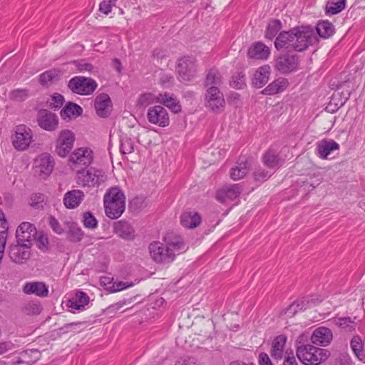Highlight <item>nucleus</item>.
<instances>
[{"label":"nucleus","mask_w":365,"mask_h":365,"mask_svg":"<svg viewBox=\"0 0 365 365\" xmlns=\"http://www.w3.org/2000/svg\"><path fill=\"white\" fill-rule=\"evenodd\" d=\"M254 177L256 181L263 182L270 177V174L263 169H259L254 173Z\"/></svg>","instance_id":"864d4df0"},{"label":"nucleus","mask_w":365,"mask_h":365,"mask_svg":"<svg viewBox=\"0 0 365 365\" xmlns=\"http://www.w3.org/2000/svg\"><path fill=\"white\" fill-rule=\"evenodd\" d=\"M37 231L35 226L28 222H22L17 228L16 235L19 243H30L36 237Z\"/></svg>","instance_id":"dca6fc26"},{"label":"nucleus","mask_w":365,"mask_h":365,"mask_svg":"<svg viewBox=\"0 0 365 365\" xmlns=\"http://www.w3.org/2000/svg\"><path fill=\"white\" fill-rule=\"evenodd\" d=\"M107 180L105 173L95 168L87 170H78V183L82 187H98Z\"/></svg>","instance_id":"0eeeda50"},{"label":"nucleus","mask_w":365,"mask_h":365,"mask_svg":"<svg viewBox=\"0 0 365 365\" xmlns=\"http://www.w3.org/2000/svg\"><path fill=\"white\" fill-rule=\"evenodd\" d=\"M275 67L282 73H288L296 71L299 67V56L296 54L282 55L276 60Z\"/></svg>","instance_id":"4468645a"},{"label":"nucleus","mask_w":365,"mask_h":365,"mask_svg":"<svg viewBox=\"0 0 365 365\" xmlns=\"http://www.w3.org/2000/svg\"><path fill=\"white\" fill-rule=\"evenodd\" d=\"M85 198L84 192L81 190H72L64 194L63 202L67 209L78 207Z\"/></svg>","instance_id":"412c9836"},{"label":"nucleus","mask_w":365,"mask_h":365,"mask_svg":"<svg viewBox=\"0 0 365 365\" xmlns=\"http://www.w3.org/2000/svg\"><path fill=\"white\" fill-rule=\"evenodd\" d=\"M164 241L165 245L154 241L148 247L151 258L157 263H170L175 259L176 255L187 250L182 237L179 235L168 234L164 237Z\"/></svg>","instance_id":"f03ea898"},{"label":"nucleus","mask_w":365,"mask_h":365,"mask_svg":"<svg viewBox=\"0 0 365 365\" xmlns=\"http://www.w3.org/2000/svg\"><path fill=\"white\" fill-rule=\"evenodd\" d=\"M113 6H115V5L111 4L109 0H103L99 4V11L104 14L108 15L110 13Z\"/></svg>","instance_id":"6e6d98bb"},{"label":"nucleus","mask_w":365,"mask_h":365,"mask_svg":"<svg viewBox=\"0 0 365 365\" xmlns=\"http://www.w3.org/2000/svg\"><path fill=\"white\" fill-rule=\"evenodd\" d=\"M242 188L239 184L225 185L216 192V200L222 203H227L237 198L241 194Z\"/></svg>","instance_id":"2eb2a0df"},{"label":"nucleus","mask_w":365,"mask_h":365,"mask_svg":"<svg viewBox=\"0 0 365 365\" xmlns=\"http://www.w3.org/2000/svg\"><path fill=\"white\" fill-rule=\"evenodd\" d=\"M147 119L151 124L165 128L170 125V117L167 110L161 106H154L148 108Z\"/></svg>","instance_id":"f8f14e48"},{"label":"nucleus","mask_w":365,"mask_h":365,"mask_svg":"<svg viewBox=\"0 0 365 365\" xmlns=\"http://www.w3.org/2000/svg\"><path fill=\"white\" fill-rule=\"evenodd\" d=\"M38 125L45 130L53 131L58 127V119L55 113L46 110H41L38 114Z\"/></svg>","instance_id":"f3484780"},{"label":"nucleus","mask_w":365,"mask_h":365,"mask_svg":"<svg viewBox=\"0 0 365 365\" xmlns=\"http://www.w3.org/2000/svg\"><path fill=\"white\" fill-rule=\"evenodd\" d=\"M311 336L307 333L301 334L296 339L297 349H299L302 346H308V344Z\"/></svg>","instance_id":"603ef678"},{"label":"nucleus","mask_w":365,"mask_h":365,"mask_svg":"<svg viewBox=\"0 0 365 365\" xmlns=\"http://www.w3.org/2000/svg\"><path fill=\"white\" fill-rule=\"evenodd\" d=\"M83 113L81 107L76 103L69 102L61 111V116L63 119H70L81 115Z\"/></svg>","instance_id":"f704fd0d"},{"label":"nucleus","mask_w":365,"mask_h":365,"mask_svg":"<svg viewBox=\"0 0 365 365\" xmlns=\"http://www.w3.org/2000/svg\"><path fill=\"white\" fill-rule=\"evenodd\" d=\"M89 302L90 298L86 293L78 291L75 296L68 300V307L75 310H83Z\"/></svg>","instance_id":"c85d7f7f"},{"label":"nucleus","mask_w":365,"mask_h":365,"mask_svg":"<svg viewBox=\"0 0 365 365\" xmlns=\"http://www.w3.org/2000/svg\"><path fill=\"white\" fill-rule=\"evenodd\" d=\"M54 161L48 153H42L34 161L35 173L41 179L47 178L53 172Z\"/></svg>","instance_id":"9b49d317"},{"label":"nucleus","mask_w":365,"mask_h":365,"mask_svg":"<svg viewBox=\"0 0 365 365\" xmlns=\"http://www.w3.org/2000/svg\"><path fill=\"white\" fill-rule=\"evenodd\" d=\"M319 36L324 38H327L334 33V26L329 21H322L317 24L316 26Z\"/></svg>","instance_id":"4c0bfd02"},{"label":"nucleus","mask_w":365,"mask_h":365,"mask_svg":"<svg viewBox=\"0 0 365 365\" xmlns=\"http://www.w3.org/2000/svg\"><path fill=\"white\" fill-rule=\"evenodd\" d=\"M176 71L181 81L193 80L197 73V60L193 56H185L178 61Z\"/></svg>","instance_id":"423d86ee"},{"label":"nucleus","mask_w":365,"mask_h":365,"mask_svg":"<svg viewBox=\"0 0 365 365\" xmlns=\"http://www.w3.org/2000/svg\"><path fill=\"white\" fill-rule=\"evenodd\" d=\"M339 145L334 140L323 139L317 144V155L322 159H327L332 151L339 150Z\"/></svg>","instance_id":"4be33fe9"},{"label":"nucleus","mask_w":365,"mask_h":365,"mask_svg":"<svg viewBox=\"0 0 365 365\" xmlns=\"http://www.w3.org/2000/svg\"><path fill=\"white\" fill-rule=\"evenodd\" d=\"M14 349V344L10 341L0 342V355L6 353Z\"/></svg>","instance_id":"680f3d73"},{"label":"nucleus","mask_w":365,"mask_h":365,"mask_svg":"<svg viewBox=\"0 0 365 365\" xmlns=\"http://www.w3.org/2000/svg\"><path fill=\"white\" fill-rule=\"evenodd\" d=\"M221 83L222 76L220 71L215 68L209 69L204 81V86L206 89H210V88H219Z\"/></svg>","instance_id":"7c9ffc66"},{"label":"nucleus","mask_w":365,"mask_h":365,"mask_svg":"<svg viewBox=\"0 0 365 365\" xmlns=\"http://www.w3.org/2000/svg\"><path fill=\"white\" fill-rule=\"evenodd\" d=\"M230 84L235 88H243L246 85L245 74L242 73H238L237 75L232 76Z\"/></svg>","instance_id":"09e8293b"},{"label":"nucleus","mask_w":365,"mask_h":365,"mask_svg":"<svg viewBox=\"0 0 365 365\" xmlns=\"http://www.w3.org/2000/svg\"><path fill=\"white\" fill-rule=\"evenodd\" d=\"M23 310L28 315H36L41 313V307L38 302H29L24 304Z\"/></svg>","instance_id":"c03bdc74"},{"label":"nucleus","mask_w":365,"mask_h":365,"mask_svg":"<svg viewBox=\"0 0 365 365\" xmlns=\"http://www.w3.org/2000/svg\"><path fill=\"white\" fill-rule=\"evenodd\" d=\"M75 134L70 130H62L56 139L55 151L56 154L65 158L72 150L75 142Z\"/></svg>","instance_id":"9d476101"},{"label":"nucleus","mask_w":365,"mask_h":365,"mask_svg":"<svg viewBox=\"0 0 365 365\" xmlns=\"http://www.w3.org/2000/svg\"><path fill=\"white\" fill-rule=\"evenodd\" d=\"M31 130L24 125H19L16 127L15 134L13 138V145L19 150L27 149L32 142Z\"/></svg>","instance_id":"ddd939ff"},{"label":"nucleus","mask_w":365,"mask_h":365,"mask_svg":"<svg viewBox=\"0 0 365 365\" xmlns=\"http://www.w3.org/2000/svg\"><path fill=\"white\" fill-rule=\"evenodd\" d=\"M100 280L105 288L112 292H119L134 285L133 282L129 283L128 282L114 281L113 277L110 278L107 275L101 277Z\"/></svg>","instance_id":"b1692460"},{"label":"nucleus","mask_w":365,"mask_h":365,"mask_svg":"<svg viewBox=\"0 0 365 365\" xmlns=\"http://www.w3.org/2000/svg\"><path fill=\"white\" fill-rule=\"evenodd\" d=\"M282 28V23L278 19L271 21L267 27L265 37L269 40L273 39Z\"/></svg>","instance_id":"a19ab883"},{"label":"nucleus","mask_w":365,"mask_h":365,"mask_svg":"<svg viewBox=\"0 0 365 365\" xmlns=\"http://www.w3.org/2000/svg\"><path fill=\"white\" fill-rule=\"evenodd\" d=\"M230 365H255L254 363L246 364L242 361H235L230 363Z\"/></svg>","instance_id":"774afa93"},{"label":"nucleus","mask_w":365,"mask_h":365,"mask_svg":"<svg viewBox=\"0 0 365 365\" xmlns=\"http://www.w3.org/2000/svg\"><path fill=\"white\" fill-rule=\"evenodd\" d=\"M103 204L106 216L110 219H118L125 211V195L118 187H110L104 195Z\"/></svg>","instance_id":"7ed1b4c3"},{"label":"nucleus","mask_w":365,"mask_h":365,"mask_svg":"<svg viewBox=\"0 0 365 365\" xmlns=\"http://www.w3.org/2000/svg\"><path fill=\"white\" fill-rule=\"evenodd\" d=\"M287 79L279 78L269 83L264 89L262 91L264 95H274L284 91L288 86Z\"/></svg>","instance_id":"c756f323"},{"label":"nucleus","mask_w":365,"mask_h":365,"mask_svg":"<svg viewBox=\"0 0 365 365\" xmlns=\"http://www.w3.org/2000/svg\"><path fill=\"white\" fill-rule=\"evenodd\" d=\"M336 325L339 327L345 329L346 331H351L355 329L356 323L350 317H341L335 321Z\"/></svg>","instance_id":"79ce46f5"},{"label":"nucleus","mask_w":365,"mask_h":365,"mask_svg":"<svg viewBox=\"0 0 365 365\" xmlns=\"http://www.w3.org/2000/svg\"><path fill=\"white\" fill-rule=\"evenodd\" d=\"M240 102V96L237 93H233L230 95V103L238 106Z\"/></svg>","instance_id":"69168bd1"},{"label":"nucleus","mask_w":365,"mask_h":365,"mask_svg":"<svg viewBox=\"0 0 365 365\" xmlns=\"http://www.w3.org/2000/svg\"><path fill=\"white\" fill-rule=\"evenodd\" d=\"M94 107L99 117L108 116L112 110V103L109 96L105 93L98 96L95 99Z\"/></svg>","instance_id":"a211bd4d"},{"label":"nucleus","mask_w":365,"mask_h":365,"mask_svg":"<svg viewBox=\"0 0 365 365\" xmlns=\"http://www.w3.org/2000/svg\"><path fill=\"white\" fill-rule=\"evenodd\" d=\"M120 153L123 155L130 154L134 151V143L132 139L124 136L120 140Z\"/></svg>","instance_id":"37998d69"},{"label":"nucleus","mask_w":365,"mask_h":365,"mask_svg":"<svg viewBox=\"0 0 365 365\" xmlns=\"http://www.w3.org/2000/svg\"><path fill=\"white\" fill-rule=\"evenodd\" d=\"M69 235L72 241L79 242L83 239L84 233L77 224L73 223L70 226Z\"/></svg>","instance_id":"a18cd8bd"},{"label":"nucleus","mask_w":365,"mask_h":365,"mask_svg":"<svg viewBox=\"0 0 365 365\" xmlns=\"http://www.w3.org/2000/svg\"><path fill=\"white\" fill-rule=\"evenodd\" d=\"M332 338L331 331L328 328L321 327L313 331L310 339L315 345L325 346L331 343Z\"/></svg>","instance_id":"aec40b11"},{"label":"nucleus","mask_w":365,"mask_h":365,"mask_svg":"<svg viewBox=\"0 0 365 365\" xmlns=\"http://www.w3.org/2000/svg\"><path fill=\"white\" fill-rule=\"evenodd\" d=\"M249 169L247 160L245 158H242L237 163V165L231 169L230 177L234 180H239L247 175Z\"/></svg>","instance_id":"72a5a7b5"},{"label":"nucleus","mask_w":365,"mask_h":365,"mask_svg":"<svg viewBox=\"0 0 365 365\" xmlns=\"http://www.w3.org/2000/svg\"><path fill=\"white\" fill-rule=\"evenodd\" d=\"M350 346L352 351L360 361L365 359L364 343L359 335L353 336L350 341Z\"/></svg>","instance_id":"e433bc0d"},{"label":"nucleus","mask_w":365,"mask_h":365,"mask_svg":"<svg viewBox=\"0 0 365 365\" xmlns=\"http://www.w3.org/2000/svg\"><path fill=\"white\" fill-rule=\"evenodd\" d=\"M270 75V67L268 65H264L255 71L253 75L252 83L256 88L263 87L269 81Z\"/></svg>","instance_id":"bb28decb"},{"label":"nucleus","mask_w":365,"mask_h":365,"mask_svg":"<svg viewBox=\"0 0 365 365\" xmlns=\"http://www.w3.org/2000/svg\"><path fill=\"white\" fill-rule=\"evenodd\" d=\"M126 304L125 301H120L117 303L112 304L110 308L113 310H118Z\"/></svg>","instance_id":"338daca9"},{"label":"nucleus","mask_w":365,"mask_h":365,"mask_svg":"<svg viewBox=\"0 0 365 365\" xmlns=\"http://www.w3.org/2000/svg\"><path fill=\"white\" fill-rule=\"evenodd\" d=\"M68 86L73 93L80 95H90L97 88L98 83L90 78L76 76L69 81Z\"/></svg>","instance_id":"1a4fd4ad"},{"label":"nucleus","mask_w":365,"mask_h":365,"mask_svg":"<svg viewBox=\"0 0 365 365\" xmlns=\"http://www.w3.org/2000/svg\"><path fill=\"white\" fill-rule=\"evenodd\" d=\"M316 41L317 38L312 28L301 26L279 33L274 41V46L277 50L301 52L307 49Z\"/></svg>","instance_id":"f257e3e1"},{"label":"nucleus","mask_w":365,"mask_h":365,"mask_svg":"<svg viewBox=\"0 0 365 365\" xmlns=\"http://www.w3.org/2000/svg\"><path fill=\"white\" fill-rule=\"evenodd\" d=\"M158 95L152 93H145L139 96L136 101V105L139 108H145L149 105L158 103Z\"/></svg>","instance_id":"ea45409f"},{"label":"nucleus","mask_w":365,"mask_h":365,"mask_svg":"<svg viewBox=\"0 0 365 365\" xmlns=\"http://www.w3.org/2000/svg\"><path fill=\"white\" fill-rule=\"evenodd\" d=\"M61 71L58 69H51L45 71L39 76V83L43 86H50L59 80Z\"/></svg>","instance_id":"c9c22d12"},{"label":"nucleus","mask_w":365,"mask_h":365,"mask_svg":"<svg viewBox=\"0 0 365 365\" xmlns=\"http://www.w3.org/2000/svg\"><path fill=\"white\" fill-rule=\"evenodd\" d=\"M49 225L53 229V230L57 234H61L63 232L64 230L59 224L58 221L54 217H49Z\"/></svg>","instance_id":"4d7b16f0"},{"label":"nucleus","mask_w":365,"mask_h":365,"mask_svg":"<svg viewBox=\"0 0 365 365\" xmlns=\"http://www.w3.org/2000/svg\"><path fill=\"white\" fill-rule=\"evenodd\" d=\"M28 354L26 351L21 354L19 359L14 361L11 365H30L29 361H27Z\"/></svg>","instance_id":"052dcab7"},{"label":"nucleus","mask_w":365,"mask_h":365,"mask_svg":"<svg viewBox=\"0 0 365 365\" xmlns=\"http://www.w3.org/2000/svg\"><path fill=\"white\" fill-rule=\"evenodd\" d=\"M9 257L16 263H23L30 257L29 245L24 243H19L18 245L11 246Z\"/></svg>","instance_id":"6ab92c4d"},{"label":"nucleus","mask_w":365,"mask_h":365,"mask_svg":"<svg viewBox=\"0 0 365 365\" xmlns=\"http://www.w3.org/2000/svg\"><path fill=\"white\" fill-rule=\"evenodd\" d=\"M9 96L12 100L21 101L29 96V93L26 89H16L11 91Z\"/></svg>","instance_id":"8fccbe9b"},{"label":"nucleus","mask_w":365,"mask_h":365,"mask_svg":"<svg viewBox=\"0 0 365 365\" xmlns=\"http://www.w3.org/2000/svg\"><path fill=\"white\" fill-rule=\"evenodd\" d=\"M346 0H339L337 2L330 3L327 6V11L331 14H336L345 8Z\"/></svg>","instance_id":"49530a36"},{"label":"nucleus","mask_w":365,"mask_h":365,"mask_svg":"<svg viewBox=\"0 0 365 365\" xmlns=\"http://www.w3.org/2000/svg\"><path fill=\"white\" fill-rule=\"evenodd\" d=\"M264 164L269 168H274L281 164V160L275 151L267 150L263 155Z\"/></svg>","instance_id":"58836bf2"},{"label":"nucleus","mask_w":365,"mask_h":365,"mask_svg":"<svg viewBox=\"0 0 365 365\" xmlns=\"http://www.w3.org/2000/svg\"><path fill=\"white\" fill-rule=\"evenodd\" d=\"M114 232L120 238L130 240L135 237V231L133 227L127 222L120 220L114 224Z\"/></svg>","instance_id":"a878e982"},{"label":"nucleus","mask_w":365,"mask_h":365,"mask_svg":"<svg viewBox=\"0 0 365 365\" xmlns=\"http://www.w3.org/2000/svg\"><path fill=\"white\" fill-rule=\"evenodd\" d=\"M259 365H272V363L267 354L262 352L259 355Z\"/></svg>","instance_id":"e2e57ef3"},{"label":"nucleus","mask_w":365,"mask_h":365,"mask_svg":"<svg viewBox=\"0 0 365 365\" xmlns=\"http://www.w3.org/2000/svg\"><path fill=\"white\" fill-rule=\"evenodd\" d=\"M44 201V196L42 194H35L31 197V205L35 207H39Z\"/></svg>","instance_id":"bf43d9fd"},{"label":"nucleus","mask_w":365,"mask_h":365,"mask_svg":"<svg viewBox=\"0 0 365 365\" xmlns=\"http://www.w3.org/2000/svg\"><path fill=\"white\" fill-rule=\"evenodd\" d=\"M73 63L76 65L79 72H92L94 69V67L92 64L85 62L84 61H74Z\"/></svg>","instance_id":"3c124183"},{"label":"nucleus","mask_w":365,"mask_h":365,"mask_svg":"<svg viewBox=\"0 0 365 365\" xmlns=\"http://www.w3.org/2000/svg\"><path fill=\"white\" fill-rule=\"evenodd\" d=\"M93 151L88 147H81L75 149L68 156V163L73 170L88 167L93 161Z\"/></svg>","instance_id":"39448f33"},{"label":"nucleus","mask_w":365,"mask_h":365,"mask_svg":"<svg viewBox=\"0 0 365 365\" xmlns=\"http://www.w3.org/2000/svg\"><path fill=\"white\" fill-rule=\"evenodd\" d=\"M23 292L26 294H35L45 297L48 294V287L41 282H27L24 285Z\"/></svg>","instance_id":"393cba45"},{"label":"nucleus","mask_w":365,"mask_h":365,"mask_svg":"<svg viewBox=\"0 0 365 365\" xmlns=\"http://www.w3.org/2000/svg\"><path fill=\"white\" fill-rule=\"evenodd\" d=\"M64 102V98L62 95L56 93L53 96L51 106L54 108H59L62 106Z\"/></svg>","instance_id":"5fc2aeb1"},{"label":"nucleus","mask_w":365,"mask_h":365,"mask_svg":"<svg viewBox=\"0 0 365 365\" xmlns=\"http://www.w3.org/2000/svg\"><path fill=\"white\" fill-rule=\"evenodd\" d=\"M158 103L166 106L174 113H178L182 110L180 101L172 93L167 92L159 93Z\"/></svg>","instance_id":"5701e85b"},{"label":"nucleus","mask_w":365,"mask_h":365,"mask_svg":"<svg viewBox=\"0 0 365 365\" xmlns=\"http://www.w3.org/2000/svg\"><path fill=\"white\" fill-rule=\"evenodd\" d=\"M173 81V76L170 75H163L160 78V83L167 87L170 83H171Z\"/></svg>","instance_id":"0e129e2a"},{"label":"nucleus","mask_w":365,"mask_h":365,"mask_svg":"<svg viewBox=\"0 0 365 365\" xmlns=\"http://www.w3.org/2000/svg\"><path fill=\"white\" fill-rule=\"evenodd\" d=\"M270 54L269 47L262 42L254 43L248 50V56L255 59L266 60Z\"/></svg>","instance_id":"cd10ccee"},{"label":"nucleus","mask_w":365,"mask_h":365,"mask_svg":"<svg viewBox=\"0 0 365 365\" xmlns=\"http://www.w3.org/2000/svg\"><path fill=\"white\" fill-rule=\"evenodd\" d=\"M296 354L298 359L304 365H319L330 355L329 351L313 345L297 349Z\"/></svg>","instance_id":"20e7f679"},{"label":"nucleus","mask_w":365,"mask_h":365,"mask_svg":"<svg viewBox=\"0 0 365 365\" xmlns=\"http://www.w3.org/2000/svg\"><path fill=\"white\" fill-rule=\"evenodd\" d=\"M83 225L86 228L95 229L98 226V221L91 212L83 213Z\"/></svg>","instance_id":"de8ad7c7"},{"label":"nucleus","mask_w":365,"mask_h":365,"mask_svg":"<svg viewBox=\"0 0 365 365\" xmlns=\"http://www.w3.org/2000/svg\"><path fill=\"white\" fill-rule=\"evenodd\" d=\"M201 220V216L196 212H185L180 216V224L185 228L193 229Z\"/></svg>","instance_id":"2f4dec72"},{"label":"nucleus","mask_w":365,"mask_h":365,"mask_svg":"<svg viewBox=\"0 0 365 365\" xmlns=\"http://www.w3.org/2000/svg\"><path fill=\"white\" fill-rule=\"evenodd\" d=\"M204 105L207 110L212 113L222 112L226 106L223 93L219 88L206 89L204 94Z\"/></svg>","instance_id":"6e6552de"},{"label":"nucleus","mask_w":365,"mask_h":365,"mask_svg":"<svg viewBox=\"0 0 365 365\" xmlns=\"http://www.w3.org/2000/svg\"><path fill=\"white\" fill-rule=\"evenodd\" d=\"M287 341L284 335L277 336L272 341L271 356L274 359H282L284 354V349Z\"/></svg>","instance_id":"473e14b6"},{"label":"nucleus","mask_w":365,"mask_h":365,"mask_svg":"<svg viewBox=\"0 0 365 365\" xmlns=\"http://www.w3.org/2000/svg\"><path fill=\"white\" fill-rule=\"evenodd\" d=\"M283 365H298L292 350L289 352L288 351H286Z\"/></svg>","instance_id":"13d9d810"}]
</instances>
